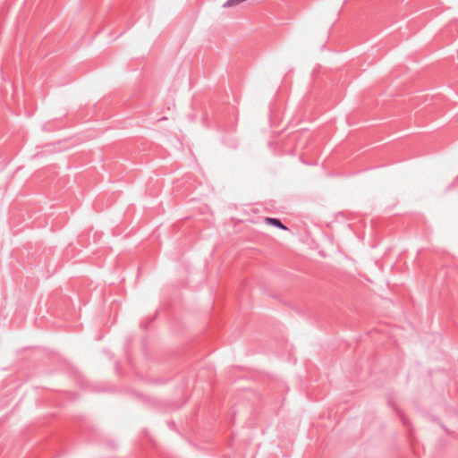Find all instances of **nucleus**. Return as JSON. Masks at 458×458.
Instances as JSON below:
<instances>
[{"mask_svg": "<svg viewBox=\"0 0 458 458\" xmlns=\"http://www.w3.org/2000/svg\"><path fill=\"white\" fill-rule=\"evenodd\" d=\"M266 223L268 224V225H272L274 226H276L278 228H281V229H284V230H287V227L284 226L281 221L277 218H272V217H267L266 218Z\"/></svg>", "mask_w": 458, "mask_h": 458, "instance_id": "obj_1", "label": "nucleus"}, {"mask_svg": "<svg viewBox=\"0 0 458 458\" xmlns=\"http://www.w3.org/2000/svg\"><path fill=\"white\" fill-rule=\"evenodd\" d=\"M400 417H401V419H402V420H403V424H406V423H407V422H406V419H405V417L403 416V414H402V413H401V414H400Z\"/></svg>", "mask_w": 458, "mask_h": 458, "instance_id": "obj_2", "label": "nucleus"}]
</instances>
